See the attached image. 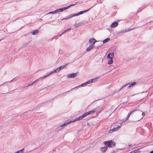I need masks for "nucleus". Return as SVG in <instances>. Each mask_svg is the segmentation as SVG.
<instances>
[{
    "instance_id": "9b49d317",
    "label": "nucleus",
    "mask_w": 153,
    "mask_h": 153,
    "mask_svg": "<svg viewBox=\"0 0 153 153\" xmlns=\"http://www.w3.org/2000/svg\"><path fill=\"white\" fill-rule=\"evenodd\" d=\"M118 24V23L117 22H115L112 23L111 25V28L115 27L117 26Z\"/></svg>"
},
{
    "instance_id": "f3484780",
    "label": "nucleus",
    "mask_w": 153,
    "mask_h": 153,
    "mask_svg": "<svg viewBox=\"0 0 153 153\" xmlns=\"http://www.w3.org/2000/svg\"><path fill=\"white\" fill-rule=\"evenodd\" d=\"M71 123V121H69V122H68L67 123H64L63 124H62V125H60V126L62 127L63 126L67 124H68L70 123Z\"/></svg>"
},
{
    "instance_id": "a878e982",
    "label": "nucleus",
    "mask_w": 153,
    "mask_h": 153,
    "mask_svg": "<svg viewBox=\"0 0 153 153\" xmlns=\"http://www.w3.org/2000/svg\"><path fill=\"white\" fill-rule=\"evenodd\" d=\"M136 84V82H133V83L131 84H130V85H131V87H132V86L135 85Z\"/></svg>"
},
{
    "instance_id": "ddd939ff",
    "label": "nucleus",
    "mask_w": 153,
    "mask_h": 153,
    "mask_svg": "<svg viewBox=\"0 0 153 153\" xmlns=\"http://www.w3.org/2000/svg\"><path fill=\"white\" fill-rule=\"evenodd\" d=\"M82 119H83V118H82V116H81L79 117L78 118H77L76 119L74 120H73L71 121H71V122H75V121H78V120H82Z\"/></svg>"
},
{
    "instance_id": "f03ea898",
    "label": "nucleus",
    "mask_w": 153,
    "mask_h": 153,
    "mask_svg": "<svg viewBox=\"0 0 153 153\" xmlns=\"http://www.w3.org/2000/svg\"><path fill=\"white\" fill-rule=\"evenodd\" d=\"M91 8H90V9H88V10H83V11H81L80 12H79V13H76V14H72V15H69V16H68V17H67L65 18H64L63 19H62V20H64V19H68L71 17H74V16H78L80 15H81V14H83V13H84L87 12Z\"/></svg>"
},
{
    "instance_id": "e433bc0d",
    "label": "nucleus",
    "mask_w": 153,
    "mask_h": 153,
    "mask_svg": "<svg viewBox=\"0 0 153 153\" xmlns=\"http://www.w3.org/2000/svg\"><path fill=\"white\" fill-rule=\"evenodd\" d=\"M150 153H153V150L150 152Z\"/></svg>"
},
{
    "instance_id": "4be33fe9",
    "label": "nucleus",
    "mask_w": 153,
    "mask_h": 153,
    "mask_svg": "<svg viewBox=\"0 0 153 153\" xmlns=\"http://www.w3.org/2000/svg\"><path fill=\"white\" fill-rule=\"evenodd\" d=\"M24 150V148H23L22 149L18 151L17 152H16V153H23Z\"/></svg>"
},
{
    "instance_id": "7c9ffc66",
    "label": "nucleus",
    "mask_w": 153,
    "mask_h": 153,
    "mask_svg": "<svg viewBox=\"0 0 153 153\" xmlns=\"http://www.w3.org/2000/svg\"><path fill=\"white\" fill-rule=\"evenodd\" d=\"M95 112V111H93V110L90 111V112H91V114Z\"/></svg>"
},
{
    "instance_id": "412c9836",
    "label": "nucleus",
    "mask_w": 153,
    "mask_h": 153,
    "mask_svg": "<svg viewBox=\"0 0 153 153\" xmlns=\"http://www.w3.org/2000/svg\"><path fill=\"white\" fill-rule=\"evenodd\" d=\"M86 85V82H85V83H83V84H82L80 85H79L78 86H77L76 87H75L74 88H77L78 87L84 86H85Z\"/></svg>"
},
{
    "instance_id": "dca6fc26",
    "label": "nucleus",
    "mask_w": 153,
    "mask_h": 153,
    "mask_svg": "<svg viewBox=\"0 0 153 153\" xmlns=\"http://www.w3.org/2000/svg\"><path fill=\"white\" fill-rule=\"evenodd\" d=\"M135 111V110H133V111H131L129 113L127 117H126V120H127L128 119V118H129V117H130L131 114H132L133 112H134Z\"/></svg>"
},
{
    "instance_id": "0eeeda50",
    "label": "nucleus",
    "mask_w": 153,
    "mask_h": 153,
    "mask_svg": "<svg viewBox=\"0 0 153 153\" xmlns=\"http://www.w3.org/2000/svg\"><path fill=\"white\" fill-rule=\"evenodd\" d=\"M120 128V125L115 126L114 128L109 131V133H111L113 131H116Z\"/></svg>"
},
{
    "instance_id": "bb28decb",
    "label": "nucleus",
    "mask_w": 153,
    "mask_h": 153,
    "mask_svg": "<svg viewBox=\"0 0 153 153\" xmlns=\"http://www.w3.org/2000/svg\"><path fill=\"white\" fill-rule=\"evenodd\" d=\"M132 30V29H130L129 28H128V29L125 30L124 31H123V32H128L129 31H130V30Z\"/></svg>"
},
{
    "instance_id": "f257e3e1",
    "label": "nucleus",
    "mask_w": 153,
    "mask_h": 153,
    "mask_svg": "<svg viewBox=\"0 0 153 153\" xmlns=\"http://www.w3.org/2000/svg\"><path fill=\"white\" fill-rule=\"evenodd\" d=\"M145 115L144 112H142L140 111H138L136 112L133 117L134 118L133 121H137L140 120L143 118V116Z\"/></svg>"
},
{
    "instance_id": "f8f14e48",
    "label": "nucleus",
    "mask_w": 153,
    "mask_h": 153,
    "mask_svg": "<svg viewBox=\"0 0 153 153\" xmlns=\"http://www.w3.org/2000/svg\"><path fill=\"white\" fill-rule=\"evenodd\" d=\"M107 149V147L106 146H104L100 148V150L103 152H105Z\"/></svg>"
},
{
    "instance_id": "cd10ccee",
    "label": "nucleus",
    "mask_w": 153,
    "mask_h": 153,
    "mask_svg": "<svg viewBox=\"0 0 153 153\" xmlns=\"http://www.w3.org/2000/svg\"><path fill=\"white\" fill-rule=\"evenodd\" d=\"M54 13H56L55 12V11H54L51 12H50L48 13L47 14V15H48L49 14H54Z\"/></svg>"
},
{
    "instance_id": "5701e85b",
    "label": "nucleus",
    "mask_w": 153,
    "mask_h": 153,
    "mask_svg": "<svg viewBox=\"0 0 153 153\" xmlns=\"http://www.w3.org/2000/svg\"><path fill=\"white\" fill-rule=\"evenodd\" d=\"M113 63V61L112 60V59H110V60H109L108 61V64L109 65H111Z\"/></svg>"
},
{
    "instance_id": "58836bf2",
    "label": "nucleus",
    "mask_w": 153,
    "mask_h": 153,
    "mask_svg": "<svg viewBox=\"0 0 153 153\" xmlns=\"http://www.w3.org/2000/svg\"><path fill=\"white\" fill-rule=\"evenodd\" d=\"M132 146V145H131V144H129V145H128V146Z\"/></svg>"
},
{
    "instance_id": "2eb2a0df",
    "label": "nucleus",
    "mask_w": 153,
    "mask_h": 153,
    "mask_svg": "<svg viewBox=\"0 0 153 153\" xmlns=\"http://www.w3.org/2000/svg\"><path fill=\"white\" fill-rule=\"evenodd\" d=\"M94 47V46L92 45H90L89 46L87 49V51H90Z\"/></svg>"
},
{
    "instance_id": "a211bd4d",
    "label": "nucleus",
    "mask_w": 153,
    "mask_h": 153,
    "mask_svg": "<svg viewBox=\"0 0 153 153\" xmlns=\"http://www.w3.org/2000/svg\"><path fill=\"white\" fill-rule=\"evenodd\" d=\"M67 65H68V64H65V65H61V66H60V67H59L58 68H59V70H60L61 69H62L63 68H65V67H66L67 66Z\"/></svg>"
},
{
    "instance_id": "ea45409f",
    "label": "nucleus",
    "mask_w": 153,
    "mask_h": 153,
    "mask_svg": "<svg viewBox=\"0 0 153 153\" xmlns=\"http://www.w3.org/2000/svg\"><path fill=\"white\" fill-rule=\"evenodd\" d=\"M1 40H0V41H1Z\"/></svg>"
},
{
    "instance_id": "39448f33",
    "label": "nucleus",
    "mask_w": 153,
    "mask_h": 153,
    "mask_svg": "<svg viewBox=\"0 0 153 153\" xmlns=\"http://www.w3.org/2000/svg\"><path fill=\"white\" fill-rule=\"evenodd\" d=\"M77 75V73H72L67 75V76L68 78H72L76 77Z\"/></svg>"
},
{
    "instance_id": "1a4fd4ad",
    "label": "nucleus",
    "mask_w": 153,
    "mask_h": 153,
    "mask_svg": "<svg viewBox=\"0 0 153 153\" xmlns=\"http://www.w3.org/2000/svg\"><path fill=\"white\" fill-rule=\"evenodd\" d=\"M97 41L94 39H91L89 40V43L90 45H93L97 42Z\"/></svg>"
},
{
    "instance_id": "20e7f679",
    "label": "nucleus",
    "mask_w": 153,
    "mask_h": 153,
    "mask_svg": "<svg viewBox=\"0 0 153 153\" xmlns=\"http://www.w3.org/2000/svg\"><path fill=\"white\" fill-rule=\"evenodd\" d=\"M105 144L106 146L111 147H113L115 145V143L114 142L112 141L111 140L105 142Z\"/></svg>"
},
{
    "instance_id": "c756f323",
    "label": "nucleus",
    "mask_w": 153,
    "mask_h": 153,
    "mask_svg": "<svg viewBox=\"0 0 153 153\" xmlns=\"http://www.w3.org/2000/svg\"><path fill=\"white\" fill-rule=\"evenodd\" d=\"M70 29H71V28H69V29H67V30H65L64 32H63V33H62V34L64 33H65V32H66L67 31H68V30H70Z\"/></svg>"
},
{
    "instance_id": "f704fd0d",
    "label": "nucleus",
    "mask_w": 153,
    "mask_h": 153,
    "mask_svg": "<svg viewBox=\"0 0 153 153\" xmlns=\"http://www.w3.org/2000/svg\"><path fill=\"white\" fill-rule=\"evenodd\" d=\"M62 34H58V35H59V36H59V37L60 36L62 35Z\"/></svg>"
},
{
    "instance_id": "4468645a",
    "label": "nucleus",
    "mask_w": 153,
    "mask_h": 153,
    "mask_svg": "<svg viewBox=\"0 0 153 153\" xmlns=\"http://www.w3.org/2000/svg\"><path fill=\"white\" fill-rule=\"evenodd\" d=\"M91 112H90V111L88 112H87L86 113H85V114H83L82 116V118H84V117H86V116L89 115V114H91Z\"/></svg>"
},
{
    "instance_id": "6ab92c4d",
    "label": "nucleus",
    "mask_w": 153,
    "mask_h": 153,
    "mask_svg": "<svg viewBox=\"0 0 153 153\" xmlns=\"http://www.w3.org/2000/svg\"><path fill=\"white\" fill-rule=\"evenodd\" d=\"M39 32V31L38 30H37L33 32L32 34L33 35H36L38 34Z\"/></svg>"
},
{
    "instance_id": "6e6552de",
    "label": "nucleus",
    "mask_w": 153,
    "mask_h": 153,
    "mask_svg": "<svg viewBox=\"0 0 153 153\" xmlns=\"http://www.w3.org/2000/svg\"><path fill=\"white\" fill-rule=\"evenodd\" d=\"M98 79V78H93L91 79L90 80L86 82V85L91 83L92 82H94L97 81V80Z\"/></svg>"
},
{
    "instance_id": "2f4dec72",
    "label": "nucleus",
    "mask_w": 153,
    "mask_h": 153,
    "mask_svg": "<svg viewBox=\"0 0 153 153\" xmlns=\"http://www.w3.org/2000/svg\"><path fill=\"white\" fill-rule=\"evenodd\" d=\"M129 84V83H127V84H126V85H123V87H126L128 84Z\"/></svg>"
},
{
    "instance_id": "72a5a7b5",
    "label": "nucleus",
    "mask_w": 153,
    "mask_h": 153,
    "mask_svg": "<svg viewBox=\"0 0 153 153\" xmlns=\"http://www.w3.org/2000/svg\"><path fill=\"white\" fill-rule=\"evenodd\" d=\"M32 85V84H29V85H28L27 87H28V86H30V85Z\"/></svg>"
},
{
    "instance_id": "aec40b11",
    "label": "nucleus",
    "mask_w": 153,
    "mask_h": 153,
    "mask_svg": "<svg viewBox=\"0 0 153 153\" xmlns=\"http://www.w3.org/2000/svg\"><path fill=\"white\" fill-rule=\"evenodd\" d=\"M110 40V39L109 38H108L104 40L103 41V43H106L108 42Z\"/></svg>"
},
{
    "instance_id": "c85d7f7f",
    "label": "nucleus",
    "mask_w": 153,
    "mask_h": 153,
    "mask_svg": "<svg viewBox=\"0 0 153 153\" xmlns=\"http://www.w3.org/2000/svg\"><path fill=\"white\" fill-rule=\"evenodd\" d=\"M137 151V150H134L131 152L129 153H136Z\"/></svg>"
},
{
    "instance_id": "c9c22d12",
    "label": "nucleus",
    "mask_w": 153,
    "mask_h": 153,
    "mask_svg": "<svg viewBox=\"0 0 153 153\" xmlns=\"http://www.w3.org/2000/svg\"><path fill=\"white\" fill-rule=\"evenodd\" d=\"M12 81V80L10 81V82H5V83H7H7H8V82H11Z\"/></svg>"
},
{
    "instance_id": "7ed1b4c3",
    "label": "nucleus",
    "mask_w": 153,
    "mask_h": 153,
    "mask_svg": "<svg viewBox=\"0 0 153 153\" xmlns=\"http://www.w3.org/2000/svg\"><path fill=\"white\" fill-rule=\"evenodd\" d=\"M76 4V3L75 4H74L71 5L70 6H69L67 7H64L63 8H60V9H57L56 10H55V12H56V13H59V12H62L63 10H66V9H68L69 8L71 7V6L75 5Z\"/></svg>"
},
{
    "instance_id": "4c0bfd02",
    "label": "nucleus",
    "mask_w": 153,
    "mask_h": 153,
    "mask_svg": "<svg viewBox=\"0 0 153 153\" xmlns=\"http://www.w3.org/2000/svg\"><path fill=\"white\" fill-rule=\"evenodd\" d=\"M123 88H124V87H123V86L122 88H120V90H121V89H122Z\"/></svg>"
},
{
    "instance_id": "393cba45",
    "label": "nucleus",
    "mask_w": 153,
    "mask_h": 153,
    "mask_svg": "<svg viewBox=\"0 0 153 153\" xmlns=\"http://www.w3.org/2000/svg\"><path fill=\"white\" fill-rule=\"evenodd\" d=\"M42 79H43L42 78V77H40L39 78V79H37V80H36V81H34L33 83H31V84H34V83H36V82H37L38 81V80L39 79H40L41 80H42Z\"/></svg>"
},
{
    "instance_id": "423d86ee",
    "label": "nucleus",
    "mask_w": 153,
    "mask_h": 153,
    "mask_svg": "<svg viewBox=\"0 0 153 153\" xmlns=\"http://www.w3.org/2000/svg\"><path fill=\"white\" fill-rule=\"evenodd\" d=\"M60 70H59V68H57L54 71L51 72L50 73L46 75L45 76H44V77H43L42 78L44 79V78L46 77L47 76H48L52 74H53L54 73H56V72H58Z\"/></svg>"
},
{
    "instance_id": "b1692460",
    "label": "nucleus",
    "mask_w": 153,
    "mask_h": 153,
    "mask_svg": "<svg viewBox=\"0 0 153 153\" xmlns=\"http://www.w3.org/2000/svg\"><path fill=\"white\" fill-rule=\"evenodd\" d=\"M81 25H82V24L81 23H77V24H75L74 25L76 27H77L81 26Z\"/></svg>"
},
{
    "instance_id": "9d476101",
    "label": "nucleus",
    "mask_w": 153,
    "mask_h": 153,
    "mask_svg": "<svg viewBox=\"0 0 153 153\" xmlns=\"http://www.w3.org/2000/svg\"><path fill=\"white\" fill-rule=\"evenodd\" d=\"M114 56V53L113 52L108 53L106 56L107 58H109L110 59H112Z\"/></svg>"
},
{
    "instance_id": "473e14b6",
    "label": "nucleus",
    "mask_w": 153,
    "mask_h": 153,
    "mask_svg": "<svg viewBox=\"0 0 153 153\" xmlns=\"http://www.w3.org/2000/svg\"><path fill=\"white\" fill-rule=\"evenodd\" d=\"M131 85H130L128 87V88H130L131 87Z\"/></svg>"
}]
</instances>
